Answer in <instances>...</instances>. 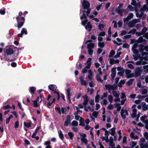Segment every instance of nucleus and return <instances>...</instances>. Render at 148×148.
<instances>
[{"mask_svg": "<svg viewBox=\"0 0 148 148\" xmlns=\"http://www.w3.org/2000/svg\"><path fill=\"white\" fill-rule=\"evenodd\" d=\"M23 14L22 12H19L18 16L16 18L17 23V27L19 30L23 26L25 22L24 18L21 17L22 14Z\"/></svg>", "mask_w": 148, "mask_h": 148, "instance_id": "nucleus-1", "label": "nucleus"}, {"mask_svg": "<svg viewBox=\"0 0 148 148\" xmlns=\"http://www.w3.org/2000/svg\"><path fill=\"white\" fill-rule=\"evenodd\" d=\"M83 18L85 19V21H82V24L84 25L86 24H87V25L85 27L86 29L88 31H90L92 28V27L91 25L90 24V22H88V21L86 20V17L85 14H84L82 16L80 17L81 19L82 20Z\"/></svg>", "mask_w": 148, "mask_h": 148, "instance_id": "nucleus-2", "label": "nucleus"}, {"mask_svg": "<svg viewBox=\"0 0 148 148\" xmlns=\"http://www.w3.org/2000/svg\"><path fill=\"white\" fill-rule=\"evenodd\" d=\"M82 5L84 9H87V11H84L83 12V14L86 13V14L87 16H88V14L90 13V11L91 9L90 8V4L89 2L86 0H84L82 2Z\"/></svg>", "mask_w": 148, "mask_h": 148, "instance_id": "nucleus-3", "label": "nucleus"}, {"mask_svg": "<svg viewBox=\"0 0 148 148\" xmlns=\"http://www.w3.org/2000/svg\"><path fill=\"white\" fill-rule=\"evenodd\" d=\"M55 101V98H51L50 95H48V98H47V102H46L45 103V105L48 108H51L52 104Z\"/></svg>", "mask_w": 148, "mask_h": 148, "instance_id": "nucleus-4", "label": "nucleus"}, {"mask_svg": "<svg viewBox=\"0 0 148 148\" xmlns=\"http://www.w3.org/2000/svg\"><path fill=\"white\" fill-rule=\"evenodd\" d=\"M121 115L122 119H125L127 116H128V112L127 110L122 109L121 111Z\"/></svg>", "mask_w": 148, "mask_h": 148, "instance_id": "nucleus-5", "label": "nucleus"}, {"mask_svg": "<svg viewBox=\"0 0 148 148\" xmlns=\"http://www.w3.org/2000/svg\"><path fill=\"white\" fill-rule=\"evenodd\" d=\"M55 109L57 110V112L60 114H66V109L65 108H55Z\"/></svg>", "mask_w": 148, "mask_h": 148, "instance_id": "nucleus-6", "label": "nucleus"}, {"mask_svg": "<svg viewBox=\"0 0 148 148\" xmlns=\"http://www.w3.org/2000/svg\"><path fill=\"white\" fill-rule=\"evenodd\" d=\"M131 70H130L126 69L125 71V73L126 75V77L127 78H130L134 76V73H131Z\"/></svg>", "mask_w": 148, "mask_h": 148, "instance_id": "nucleus-7", "label": "nucleus"}, {"mask_svg": "<svg viewBox=\"0 0 148 148\" xmlns=\"http://www.w3.org/2000/svg\"><path fill=\"white\" fill-rule=\"evenodd\" d=\"M105 87L106 89L108 90L109 92H110L112 90L116 89V87L115 86L110 84L106 85Z\"/></svg>", "mask_w": 148, "mask_h": 148, "instance_id": "nucleus-8", "label": "nucleus"}, {"mask_svg": "<svg viewBox=\"0 0 148 148\" xmlns=\"http://www.w3.org/2000/svg\"><path fill=\"white\" fill-rule=\"evenodd\" d=\"M90 40H87L85 42L86 44H88L87 47L88 49H92L94 47V44L90 42Z\"/></svg>", "mask_w": 148, "mask_h": 148, "instance_id": "nucleus-9", "label": "nucleus"}, {"mask_svg": "<svg viewBox=\"0 0 148 148\" xmlns=\"http://www.w3.org/2000/svg\"><path fill=\"white\" fill-rule=\"evenodd\" d=\"M109 60V63L111 65L119 63V60L118 59L114 60L112 58H110Z\"/></svg>", "mask_w": 148, "mask_h": 148, "instance_id": "nucleus-10", "label": "nucleus"}, {"mask_svg": "<svg viewBox=\"0 0 148 148\" xmlns=\"http://www.w3.org/2000/svg\"><path fill=\"white\" fill-rule=\"evenodd\" d=\"M133 14L132 13H130L128 16L126 18H125L123 19V21L124 23L127 22L129 20L131 19L133 16Z\"/></svg>", "mask_w": 148, "mask_h": 148, "instance_id": "nucleus-11", "label": "nucleus"}, {"mask_svg": "<svg viewBox=\"0 0 148 148\" xmlns=\"http://www.w3.org/2000/svg\"><path fill=\"white\" fill-rule=\"evenodd\" d=\"M91 65V63H88L87 65L82 70V73H86L88 69H89Z\"/></svg>", "mask_w": 148, "mask_h": 148, "instance_id": "nucleus-12", "label": "nucleus"}, {"mask_svg": "<svg viewBox=\"0 0 148 148\" xmlns=\"http://www.w3.org/2000/svg\"><path fill=\"white\" fill-rule=\"evenodd\" d=\"M6 53L8 55L12 54L14 53L13 49L10 48H7L6 50Z\"/></svg>", "mask_w": 148, "mask_h": 148, "instance_id": "nucleus-13", "label": "nucleus"}, {"mask_svg": "<svg viewBox=\"0 0 148 148\" xmlns=\"http://www.w3.org/2000/svg\"><path fill=\"white\" fill-rule=\"evenodd\" d=\"M141 70L140 68H136L135 70V74L136 77L138 76L140 74Z\"/></svg>", "mask_w": 148, "mask_h": 148, "instance_id": "nucleus-14", "label": "nucleus"}, {"mask_svg": "<svg viewBox=\"0 0 148 148\" xmlns=\"http://www.w3.org/2000/svg\"><path fill=\"white\" fill-rule=\"evenodd\" d=\"M82 97L84 99V102L83 103V105L85 107L87 105L88 101V97L87 95H85L84 96H83Z\"/></svg>", "mask_w": 148, "mask_h": 148, "instance_id": "nucleus-15", "label": "nucleus"}, {"mask_svg": "<svg viewBox=\"0 0 148 148\" xmlns=\"http://www.w3.org/2000/svg\"><path fill=\"white\" fill-rule=\"evenodd\" d=\"M117 69L119 71L117 73V74L120 76H122L124 72V70L121 67H118Z\"/></svg>", "mask_w": 148, "mask_h": 148, "instance_id": "nucleus-16", "label": "nucleus"}, {"mask_svg": "<svg viewBox=\"0 0 148 148\" xmlns=\"http://www.w3.org/2000/svg\"><path fill=\"white\" fill-rule=\"evenodd\" d=\"M79 79L80 80L81 84L82 85H86L87 83L86 81L84 79V77H83L82 76H80L79 77Z\"/></svg>", "mask_w": 148, "mask_h": 148, "instance_id": "nucleus-17", "label": "nucleus"}, {"mask_svg": "<svg viewBox=\"0 0 148 148\" xmlns=\"http://www.w3.org/2000/svg\"><path fill=\"white\" fill-rule=\"evenodd\" d=\"M112 74L111 76L112 79H114L116 75V68H113L111 70Z\"/></svg>", "mask_w": 148, "mask_h": 148, "instance_id": "nucleus-18", "label": "nucleus"}, {"mask_svg": "<svg viewBox=\"0 0 148 148\" xmlns=\"http://www.w3.org/2000/svg\"><path fill=\"white\" fill-rule=\"evenodd\" d=\"M141 104H143L142 105V109L143 111L148 110V104L146 105L145 103V102H142L141 103Z\"/></svg>", "mask_w": 148, "mask_h": 148, "instance_id": "nucleus-19", "label": "nucleus"}, {"mask_svg": "<svg viewBox=\"0 0 148 148\" xmlns=\"http://www.w3.org/2000/svg\"><path fill=\"white\" fill-rule=\"evenodd\" d=\"M132 113L131 114V116L132 118H135L136 116L137 110L136 109H133L132 110Z\"/></svg>", "mask_w": 148, "mask_h": 148, "instance_id": "nucleus-20", "label": "nucleus"}, {"mask_svg": "<svg viewBox=\"0 0 148 148\" xmlns=\"http://www.w3.org/2000/svg\"><path fill=\"white\" fill-rule=\"evenodd\" d=\"M116 11L117 12L120 14L121 16H122V13L124 11V9H121L119 8V7H118V8L116 9Z\"/></svg>", "mask_w": 148, "mask_h": 148, "instance_id": "nucleus-21", "label": "nucleus"}, {"mask_svg": "<svg viewBox=\"0 0 148 148\" xmlns=\"http://www.w3.org/2000/svg\"><path fill=\"white\" fill-rule=\"evenodd\" d=\"M71 90L70 88H68L66 90V93L67 96V98H68L69 101L70 103H71V101L70 99V96L71 95L70 93V92Z\"/></svg>", "mask_w": 148, "mask_h": 148, "instance_id": "nucleus-22", "label": "nucleus"}, {"mask_svg": "<svg viewBox=\"0 0 148 148\" xmlns=\"http://www.w3.org/2000/svg\"><path fill=\"white\" fill-rule=\"evenodd\" d=\"M131 4L137 7H140V5L139 3H137L135 0H132Z\"/></svg>", "mask_w": 148, "mask_h": 148, "instance_id": "nucleus-23", "label": "nucleus"}, {"mask_svg": "<svg viewBox=\"0 0 148 148\" xmlns=\"http://www.w3.org/2000/svg\"><path fill=\"white\" fill-rule=\"evenodd\" d=\"M147 11H148V6H147L146 4L144 5L143 7L140 8V12Z\"/></svg>", "mask_w": 148, "mask_h": 148, "instance_id": "nucleus-24", "label": "nucleus"}, {"mask_svg": "<svg viewBox=\"0 0 148 148\" xmlns=\"http://www.w3.org/2000/svg\"><path fill=\"white\" fill-rule=\"evenodd\" d=\"M130 136L134 139H137L138 138V136L136 135H135L134 133L133 132L131 133Z\"/></svg>", "mask_w": 148, "mask_h": 148, "instance_id": "nucleus-25", "label": "nucleus"}, {"mask_svg": "<svg viewBox=\"0 0 148 148\" xmlns=\"http://www.w3.org/2000/svg\"><path fill=\"white\" fill-rule=\"evenodd\" d=\"M121 50V49H119V50L117 52L116 54L114 57V58H117L120 57V55L121 54V52L120 51Z\"/></svg>", "mask_w": 148, "mask_h": 148, "instance_id": "nucleus-26", "label": "nucleus"}, {"mask_svg": "<svg viewBox=\"0 0 148 148\" xmlns=\"http://www.w3.org/2000/svg\"><path fill=\"white\" fill-rule=\"evenodd\" d=\"M88 78L89 79H91L92 78L93 72L90 69L88 70Z\"/></svg>", "mask_w": 148, "mask_h": 148, "instance_id": "nucleus-27", "label": "nucleus"}, {"mask_svg": "<svg viewBox=\"0 0 148 148\" xmlns=\"http://www.w3.org/2000/svg\"><path fill=\"white\" fill-rule=\"evenodd\" d=\"M147 116L145 115L141 116L140 119L141 121L143 123H145L146 121L147 120Z\"/></svg>", "mask_w": 148, "mask_h": 148, "instance_id": "nucleus-28", "label": "nucleus"}, {"mask_svg": "<svg viewBox=\"0 0 148 148\" xmlns=\"http://www.w3.org/2000/svg\"><path fill=\"white\" fill-rule=\"evenodd\" d=\"M143 60H140L139 61H137V62H136V64L137 65H140L141 64L143 65V64H147L148 63L146 61L143 62Z\"/></svg>", "mask_w": 148, "mask_h": 148, "instance_id": "nucleus-29", "label": "nucleus"}, {"mask_svg": "<svg viewBox=\"0 0 148 148\" xmlns=\"http://www.w3.org/2000/svg\"><path fill=\"white\" fill-rule=\"evenodd\" d=\"M115 128H112L110 129L109 131V134L112 136H114L115 134Z\"/></svg>", "mask_w": 148, "mask_h": 148, "instance_id": "nucleus-30", "label": "nucleus"}, {"mask_svg": "<svg viewBox=\"0 0 148 148\" xmlns=\"http://www.w3.org/2000/svg\"><path fill=\"white\" fill-rule=\"evenodd\" d=\"M36 90V89L35 87H32L30 88L29 91L32 95H33L34 94Z\"/></svg>", "mask_w": 148, "mask_h": 148, "instance_id": "nucleus-31", "label": "nucleus"}, {"mask_svg": "<svg viewBox=\"0 0 148 148\" xmlns=\"http://www.w3.org/2000/svg\"><path fill=\"white\" fill-rule=\"evenodd\" d=\"M140 148H148V143H147L145 144L141 143L140 144Z\"/></svg>", "mask_w": 148, "mask_h": 148, "instance_id": "nucleus-32", "label": "nucleus"}, {"mask_svg": "<svg viewBox=\"0 0 148 148\" xmlns=\"http://www.w3.org/2000/svg\"><path fill=\"white\" fill-rule=\"evenodd\" d=\"M134 81V79H130L126 82V84L130 86L132 84Z\"/></svg>", "mask_w": 148, "mask_h": 148, "instance_id": "nucleus-33", "label": "nucleus"}, {"mask_svg": "<svg viewBox=\"0 0 148 148\" xmlns=\"http://www.w3.org/2000/svg\"><path fill=\"white\" fill-rule=\"evenodd\" d=\"M115 54V51L114 50H111L109 55V58H110L112 57Z\"/></svg>", "mask_w": 148, "mask_h": 148, "instance_id": "nucleus-34", "label": "nucleus"}, {"mask_svg": "<svg viewBox=\"0 0 148 148\" xmlns=\"http://www.w3.org/2000/svg\"><path fill=\"white\" fill-rule=\"evenodd\" d=\"M119 105L120 104L119 103H116L115 104V107H117L116 111H119L121 109V107Z\"/></svg>", "mask_w": 148, "mask_h": 148, "instance_id": "nucleus-35", "label": "nucleus"}, {"mask_svg": "<svg viewBox=\"0 0 148 148\" xmlns=\"http://www.w3.org/2000/svg\"><path fill=\"white\" fill-rule=\"evenodd\" d=\"M48 87L50 90L52 91H54L55 88L54 85L53 84L49 85L48 86Z\"/></svg>", "mask_w": 148, "mask_h": 148, "instance_id": "nucleus-36", "label": "nucleus"}, {"mask_svg": "<svg viewBox=\"0 0 148 148\" xmlns=\"http://www.w3.org/2000/svg\"><path fill=\"white\" fill-rule=\"evenodd\" d=\"M24 125L26 127L29 128L31 126L32 124L31 123H26L25 122H24Z\"/></svg>", "mask_w": 148, "mask_h": 148, "instance_id": "nucleus-37", "label": "nucleus"}, {"mask_svg": "<svg viewBox=\"0 0 148 148\" xmlns=\"http://www.w3.org/2000/svg\"><path fill=\"white\" fill-rule=\"evenodd\" d=\"M112 92L114 96L116 98H118L119 97V94L116 91H112Z\"/></svg>", "mask_w": 148, "mask_h": 148, "instance_id": "nucleus-38", "label": "nucleus"}, {"mask_svg": "<svg viewBox=\"0 0 148 148\" xmlns=\"http://www.w3.org/2000/svg\"><path fill=\"white\" fill-rule=\"evenodd\" d=\"M108 100L110 103H111L113 100L112 96L111 95H109L108 97Z\"/></svg>", "mask_w": 148, "mask_h": 148, "instance_id": "nucleus-39", "label": "nucleus"}, {"mask_svg": "<svg viewBox=\"0 0 148 148\" xmlns=\"http://www.w3.org/2000/svg\"><path fill=\"white\" fill-rule=\"evenodd\" d=\"M144 41V39L142 36H140L137 40L138 42L140 43L143 42Z\"/></svg>", "mask_w": 148, "mask_h": 148, "instance_id": "nucleus-40", "label": "nucleus"}, {"mask_svg": "<svg viewBox=\"0 0 148 148\" xmlns=\"http://www.w3.org/2000/svg\"><path fill=\"white\" fill-rule=\"evenodd\" d=\"M98 45L101 48H103L104 47V43L103 42H99L98 43Z\"/></svg>", "mask_w": 148, "mask_h": 148, "instance_id": "nucleus-41", "label": "nucleus"}, {"mask_svg": "<svg viewBox=\"0 0 148 148\" xmlns=\"http://www.w3.org/2000/svg\"><path fill=\"white\" fill-rule=\"evenodd\" d=\"M135 25L134 23H133L132 21H130L128 24V26L130 27H133L135 26Z\"/></svg>", "mask_w": 148, "mask_h": 148, "instance_id": "nucleus-42", "label": "nucleus"}, {"mask_svg": "<svg viewBox=\"0 0 148 148\" xmlns=\"http://www.w3.org/2000/svg\"><path fill=\"white\" fill-rule=\"evenodd\" d=\"M68 135L70 137L71 140H72L74 136L73 133L72 132H69Z\"/></svg>", "mask_w": 148, "mask_h": 148, "instance_id": "nucleus-43", "label": "nucleus"}, {"mask_svg": "<svg viewBox=\"0 0 148 148\" xmlns=\"http://www.w3.org/2000/svg\"><path fill=\"white\" fill-rule=\"evenodd\" d=\"M58 134L60 138L62 140L64 138V136L63 135L61 130H60L58 132Z\"/></svg>", "mask_w": 148, "mask_h": 148, "instance_id": "nucleus-44", "label": "nucleus"}, {"mask_svg": "<svg viewBox=\"0 0 148 148\" xmlns=\"http://www.w3.org/2000/svg\"><path fill=\"white\" fill-rule=\"evenodd\" d=\"M71 125L73 126H77L78 125V123L75 121H73L72 122Z\"/></svg>", "mask_w": 148, "mask_h": 148, "instance_id": "nucleus-45", "label": "nucleus"}, {"mask_svg": "<svg viewBox=\"0 0 148 148\" xmlns=\"http://www.w3.org/2000/svg\"><path fill=\"white\" fill-rule=\"evenodd\" d=\"M145 97V96H141V95H138L137 98L139 99V100H141V101L143 100V99Z\"/></svg>", "mask_w": 148, "mask_h": 148, "instance_id": "nucleus-46", "label": "nucleus"}, {"mask_svg": "<svg viewBox=\"0 0 148 148\" xmlns=\"http://www.w3.org/2000/svg\"><path fill=\"white\" fill-rule=\"evenodd\" d=\"M21 32V34H25L26 35L27 34V30L25 28H23L22 29Z\"/></svg>", "mask_w": 148, "mask_h": 148, "instance_id": "nucleus-47", "label": "nucleus"}, {"mask_svg": "<svg viewBox=\"0 0 148 148\" xmlns=\"http://www.w3.org/2000/svg\"><path fill=\"white\" fill-rule=\"evenodd\" d=\"M81 140L83 143H84L85 144H86V145L87 144V142H88V140H87V139H85V138H81Z\"/></svg>", "mask_w": 148, "mask_h": 148, "instance_id": "nucleus-48", "label": "nucleus"}, {"mask_svg": "<svg viewBox=\"0 0 148 148\" xmlns=\"http://www.w3.org/2000/svg\"><path fill=\"white\" fill-rule=\"evenodd\" d=\"M136 145V143L134 141H132L130 144L131 148L134 147Z\"/></svg>", "mask_w": 148, "mask_h": 148, "instance_id": "nucleus-49", "label": "nucleus"}, {"mask_svg": "<svg viewBox=\"0 0 148 148\" xmlns=\"http://www.w3.org/2000/svg\"><path fill=\"white\" fill-rule=\"evenodd\" d=\"M99 95H97L95 97V102L97 103L99 102Z\"/></svg>", "mask_w": 148, "mask_h": 148, "instance_id": "nucleus-50", "label": "nucleus"}, {"mask_svg": "<svg viewBox=\"0 0 148 148\" xmlns=\"http://www.w3.org/2000/svg\"><path fill=\"white\" fill-rule=\"evenodd\" d=\"M132 21L135 25L136 23L140 22V20L139 19H134Z\"/></svg>", "mask_w": 148, "mask_h": 148, "instance_id": "nucleus-51", "label": "nucleus"}, {"mask_svg": "<svg viewBox=\"0 0 148 148\" xmlns=\"http://www.w3.org/2000/svg\"><path fill=\"white\" fill-rule=\"evenodd\" d=\"M108 96V93L106 92H104L103 95L101 97V99H103L104 98L107 97Z\"/></svg>", "mask_w": 148, "mask_h": 148, "instance_id": "nucleus-52", "label": "nucleus"}, {"mask_svg": "<svg viewBox=\"0 0 148 148\" xmlns=\"http://www.w3.org/2000/svg\"><path fill=\"white\" fill-rule=\"evenodd\" d=\"M127 66L128 68L131 69H133L134 68L133 65L130 63H128L127 65Z\"/></svg>", "mask_w": 148, "mask_h": 148, "instance_id": "nucleus-53", "label": "nucleus"}, {"mask_svg": "<svg viewBox=\"0 0 148 148\" xmlns=\"http://www.w3.org/2000/svg\"><path fill=\"white\" fill-rule=\"evenodd\" d=\"M143 68L145 72L148 73V65L143 66Z\"/></svg>", "mask_w": 148, "mask_h": 148, "instance_id": "nucleus-54", "label": "nucleus"}, {"mask_svg": "<svg viewBox=\"0 0 148 148\" xmlns=\"http://www.w3.org/2000/svg\"><path fill=\"white\" fill-rule=\"evenodd\" d=\"M33 101V102L34 103V106L35 107H36L39 106V104L37 103V102H38L36 101V100Z\"/></svg>", "mask_w": 148, "mask_h": 148, "instance_id": "nucleus-55", "label": "nucleus"}, {"mask_svg": "<svg viewBox=\"0 0 148 148\" xmlns=\"http://www.w3.org/2000/svg\"><path fill=\"white\" fill-rule=\"evenodd\" d=\"M71 117H72V119H73V116H71L69 115H68L66 118V120L71 122Z\"/></svg>", "mask_w": 148, "mask_h": 148, "instance_id": "nucleus-56", "label": "nucleus"}, {"mask_svg": "<svg viewBox=\"0 0 148 148\" xmlns=\"http://www.w3.org/2000/svg\"><path fill=\"white\" fill-rule=\"evenodd\" d=\"M147 89H145L142 90L141 93L142 95H145L147 93Z\"/></svg>", "mask_w": 148, "mask_h": 148, "instance_id": "nucleus-57", "label": "nucleus"}, {"mask_svg": "<svg viewBox=\"0 0 148 148\" xmlns=\"http://www.w3.org/2000/svg\"><path fill=\"white\" fill-rule=\"evenodd\" d=\"M143 59L145 61L148 60V55L147 54L143 55Z\"/></svg>", "mask_w": 148, "mask_h": 148, "instance_id": "nucleus-58", "label": "nucleus"}, {"mask_svg": "<svg viewBox=\"0 0 148 148\" xmlns=\"http://www.w3.org/2000/svg\"><path fill=\"white\" fill-rule=\"evenodd\" d=\"M5 13V8H3L0 10V13L2 15H4Z\"/></svg>", "mask_w": 148, "mask_h": 148, "instance_id": "nucleus-59", "label": "nucleus"}, {"mask_svg": "<svg viewBox=\"0 0 148 148\" xmlns=\"http://www.w3.org/2000/svg\"><path fill=\"white\" fill-rule=\"evenodd\" d=\"M42 97L41 95H40L36 99V101L38 102L40 101V103H41L42 101Z\"/></svg>", "mask_w": 148, "mask_h": 148, "instance_id": "nucleus-60", "label": "nucleus"}, {"mask_svg": "<svg viewBox=\"0 0 148 148\" xmlns=\"http://www.w3.org/2000/svg\"><path fill=\"white\" fill-rule=\"evenodd\" d=\"M104 25L101 24H100L98 26V28L99 29L101 30H102L103 29H102L104 28Z\"/></svg>", "mask_w": 148, "mask_h": 148, "instance_id": "nucleus-61", "label": "nucleus"}, {"mask_svg": "<svg viewBox=\"0 0 148 148\" xmlns=\"http://www.w3.org/2000/svg\"><path fill=\"white\" fill-rule=\"evenodd\" d=\"M148 29L147 27H144L142 29L141 32L143 34H144L146 32H147V31Z\"/></svg>", "mask_w": 148, "mask_h": 148, "instance_id": "nucleus-62", "label": "nucleus"}, {"mask_svg": "<svg viewBox=\"0 0 148 148\" xmlns=\"http://www.w3.org/2000/svg\"><path fill=\"white\" fill-rule=\"evenodd\" d=\"M98 113L95 111H94L92 114V115L94 117H97L98 115Z\"/></svg>", "mask_w": 148, "mask_h": 148, "instance_id": "nucleus-63", "label": "nucleus"}, {"mask_svg": "<svg viewBox=\"0 0 148 148\" xmlns=\"http://www.w3.org/2000/svg\"><path fill=\"white\" fill-rule=\"evenodd\" d=\"M144 123L145 124V128L147 129H148V119H147V120Z\"/></svg>", "mask_w": 148, "mask_h": 148, "instance_id": "nucleus-64", "label": "nucleus"}]
</instances>
